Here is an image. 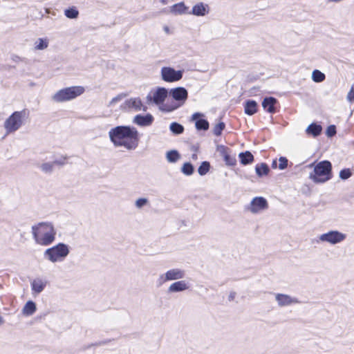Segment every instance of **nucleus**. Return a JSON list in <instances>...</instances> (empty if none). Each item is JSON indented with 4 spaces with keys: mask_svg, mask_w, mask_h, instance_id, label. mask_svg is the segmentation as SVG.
I'll list each match as a JSON object with an SVG mask.
<instances>
[{
    "mask_svg": "<svg viewBox=\"0 0 354 354\" xmlns=\"http://www.w3.org/2000/svg\"><path fill=\"white\" fill-rule=\"evenodd\" d=\"M308 167L313 168V171L309 174V178L315 183H324L332 177V165L328 160L310 164Z\"/></svg>",
    "mask_w": 354,
    "mask_h": 354,
    "instance_id": "4",
    "label": "nucleus"
},
{
    "mask_svg": "<svg viewBox=\"0 0 354 354\" xmlns=\"http://www.w3.org/2000/svg\"><path fill=\"white\" fill-rule=\"evenodd\" d=\"M64 14L67 18L76 19L78 17L79 12L75 7H72L65 10Z\"/></svg>",
    "mask_w": 354,
    "mask_h": 354,
    "instance_id": "29",
    "label": "nucleus"
},
{
    "mask_svg": "<svg viewBox=\"0 0 354 354\" xmlns=\"http://www.w3.org/2000/svg\"><path fill=\"white\" fill-rule=\"evenodd\" d=\"M335 133V127L334 125H330L327 128L326 134L328 136L331 137L334 136Z\"/></svg>",
    "mask_w": 354,
    "mask_h": 354,
    "instance_id": "39",
    "label": "nucleus"
},
{
    "mask_svg": "<svg viewBox=\"0 0 354 354\" xmlns=\"http://www.w3.org/2000/svg\"><path fill=\"white\" fill-rule=\"evenodd\" d=\"M170 129L174 133H177V122H173L170 126Z\"/></svg>",
    "mask_w": 354,
    "mask_h": 354,
    "instance_id": "43",
    "label": "nucleus"
},
{
    "mask_svg": "<svg viewBox=\"0 0 354 354\" xmlns=\"http://www.w3.org/2000/svg\"><path fill=\"white\" fill-rule=\"evenodd\" d=\"M241 163L243 165H247L253 161V155L250 151H245L240 153L239 155Z\"/></svg>",
    "mask_w": 354,
    "mask_h": 354,
    "instance_id": "24",
    "label": "nucleus"
},
{
    "mask_svg": "<svg viewBox=\"0 0 354 354\" xmlns=\"http://www.w3.org/2000/svg\"><path fill=\"white\" fill-rule=\"evenodd\" d=\"M84 91L85 89L82 86L66 87L56 92L52 99L56 102L70 101L81 95Z\"/></svg>",
    "mask_w": 354,
    "mask_h": 354,
    "instance_id": "6",
    "label": "nucleus"
},
{
    "mask_svg": "<svg viewBox=\"0 0 354 354\" xmlns=\"http://www.w3.org/2000/svg\"><path fill=\"white\" fill-rule=\"evenodd\" d=\"M257 111V103L254 100H248L245 105V113L247 115H252Z\"/></svg>",
    "mask_w": 354,
    "mask_h": 354,
    "instance_id": "21",
    "label": "nucleus"
},
{
    "mask_svg": "<svg viewBox=\"0 0 354 354\" xmlns=\"http://www.w3.org/2000/svg\"><path fill=\"white\" fill-rule=\"evenodd\" d=\"M209 11V8L207 4H205L203 3H198L193 6L192 13L194 15L202 17L208 14Z\"/></svg>",
    "mask_w": 354,
    "mask_h": 354,
    "instance_id": "16",
    "label": "nucleus"
},
{
    "mask_svg": "<svg viewBox=\"0 0 354 354\" xmlns=\"http://www.w3.org/2000/svg\"><path fill=\"white\" fill-rule=\"evenodd\" d=\"M306 131L308 134L317 136L320 134L322 131V127L320 125L312 124L308 127Z\"/></svg>",
    "mask_w": 354,
    "mask_h": 354,
    "instance_id": "26",
    "label": "nucleus"
},
{
    "mask_svg": "<svg viewBox=\"0 0 354 354\" xmlns=\"http://www.w3.org/2000/svg\"><path fill=\"white\" fill-rule=\"evenodd\" d=\"M187 98V91L183 87H178V107L184 104Z\"/></svg>",
    "mask_w": 354,
    "mask_h": 354,
    "instance_id": "27",
    "label": "nucleus"
},
{
    "mask_svg": "<svg viewBox=\"0 0 354 354\" xmlns=\"http://www.w3.org/2000/svg\"><path fill=\"white\" fill-rule=\"evenodd\" d=\"M275 300L280 307L288 306L299 303V301L296 297L281 293L275 295Z\"/></svg>",
    "mask_w": 354,
    "mask_h": 354,
    "instance_id": "11",
    "label": "nucleus"
},
{
    "mask_svg": "<svg viewBox=\"0 0 354 354\" xmlns=\"http://www.w3.org/2000/svg\"><path fill=\"white\" fill-rule=\"evenodd\" d=\"M69 252V246L65 243H59L46 249L44 252V257L46 260L55 263L63 261Z\"/></svg>",
    "mask_w": 354,
    "mask_h": 354,
    "instance_id": "5",
    "label": "nucleus"
},
{
    "mask_svg": "<svg viewBox=\"0 0 354 354\" xmlns=\"http://www.w3.org/2000/svg\"><path fill=\"white\" fill-rule=\"evenodd\" d=\"M168 292H177V282L173 283L169 288Z\"/></svg>",
    "mask_w": 354,
    "mask_h": 354,
    "instance_id": "42",
    "label": "nucleus"
},
{
    "mask_svg": "<svg viewBox=\"0 0 354 354\" xmlns=\"http://www.w3.org/2000/svg\"><path fill=\"white\" fill-rule=\"evenodd\" d=\"M64 161L55 160L52 162H45L40 165L41 170L44 173H50L53 171L55 165H62Z\"/></svg>",
    "mask_w": 354,
    "mask_h": 354,
    "instance_id": "22",
    "label": "nucleus"
},
{
    "mask_svg": "<svg viewBox=\"0 0 354 354\" xmlns=\"http://www.w3.org/2000/svg\"><path fill=\"white\" fill-rule=\"evenodd\" d=\"M209 169V164L207 162H203L198 167V174L201 176L205 175Z\"/></svg>",
    "mask_w": 354,
    "mask_h": 354,
    "instance_id": "32",
    "label": "nucleus"
},
{
    "mask_svg": "<svg viewBox=\"0 0 354 354\" xmlns=\"http://www.w3.org/2000/svg\"><path fill=\"white\" fill-rule=\"evenodd\" d=\"M188 12V8L183 3H178V13Z\"/></svg>",
    "mask_w": 354,
    "mask_h": 354,
    "instance_id": "41",
    "label": "nucleus"
},
{
    "mask_svg": "<svg viewBox=\"0 0 354 354\" xmlns=\"http://www.w3.org/2000/svg\"><path fill=\"white\" fill-rule=\"evenodd\" d=\"M276 102L277 100L272 97H266L262 102V106L268 112L272 113L275 111L274 104Z\"/></svg>",
    "mask_w": 354,
    "mask_h": 354,
    "instance_id": "18",
    "label": "nucleus"
},
{
    "mask_svg": "<svg viewBox=\"0 0 354 354\" xmlns=\"http://www.w3.org/2000/svg\"><path fill=\"white\" fill-rule=\"evenodd\" d=\"M346 238V234L337 230H330L319 235V241L330 245H336L343 242Z\"/></svg>",
    "mask_w": 354,
    "mask_h": 354,
    "instance_id": "8",
    "label": "nucleus"
},
{
    "mask_svg": "<svg viewBox=\"0 0 354 354\" xmlns=\"http://www.w3.org/2000/svg\"><path fill=\"white\" fill-rule=\"evenodd\" d=\"M346 99L351 103L354 102V85L351 86L350 91L348 93Z\"/></svg>",
    "mask_w": 354,
    "mask_h": 354,
    "instance_id": "37",
    "label": "nucleus"
},
{
    "mask_svg": "<svg viewBox=\"0 0 354 354\" xmlns=\"http://www.w3.org/2000/svg\"><path fill=\"white\" fill-rule=\"evenodd\" d=\"M183 131V127L178 124V134Z\"/></svg>",
    "mask_w": 354,
    "mask_h": 354,
    "instance_id": "45",
    "label": "nucleus"
},
{
    "mask_svg": "<svg viewBox=\"0 0 354 354\" xmlns=\"http://www.w3.org/2000/svg\"><path fill=\"white\" fill-rule=\"evenodd\" d=\"M279 165L278 168L280 170H283L287 168L288 160L286 157H280L278 160Z\"/></svg>",
    "mask_w": 354,
    "mask_h": 354,
    "instance_id": "33",
    "label": "nucleus"
},
{
    "mask_svg": "<svg viewBox=\"0 0 354 354\" xmlns=\"http://www.w3.org/2000/svg\"><path fill=\"white\" fill-rule=\"evenodd\" d=\"M48 46V39L46 38H39L35 42V49L41 50Z\"/></svg>",
    "mask_w": 354,
    "mask_h": 354,
    "instance_id": "25",
    "label": "nucleus"
},
{
    "mask_svg": "<svg viewBox=\"0 0 354 354\" xmlns=\"http://www.w3.org/2000/svg\"><path fill=\"white\" fill-rule=\"evenodd\" d=\"M35 242L42 246L50 245L55 239L56 230L51 223L42 222L32 226Z\"/></svg>",
    "mask_w": 354,
    "mask_h": 354,
    "instance_id": "3",
    "label": "nucleus"
},
{
    "mask_svg": "<svg viewBox=\"0 0 354 354\" xmlns=\"http://www.w3.org/2000/svg\"><path fill=\"white\" fill-rule=\"evenodd\" d=\"M36 309L37 308L35 304L32 301H28L24 306L22 313L26 316H30L35 313Z\"/></svg>",
    "mask_w": 354,
    "mask_h": 354,
    "instance_id": "20",
    "label": "nucleus"
},
{
    "mask_svg": "<svg viewBox=\"0 0 354 354\" xmlns=\"http://www.w3.org/2000/svg\"><path fill=\"white\" fill-rule=\"evenodd\" d=\"M182 171L186 175H190L194 171V167L191 164L185 163L182 167Z\"/></svg>",
    "mask_w": 354,
    "mask_h": 354,
    "instance_id": "34",
    "label": "nucleus"
},
{
    "mask_svg": "<svg viewBox=\"0 0 354 354\" xmlns=\"http://www.w3.org/2000/svg\"><path fill=\"white\" fill-rule=\"evenodd\" d=\"M203 115L200 113H195L192 115V120H196L195 126L198 130H207L209 128V123L207 120L198 118Z\"/></svg>",
    "mask_w": 354,
    "mask_h": 354,
    "instance_id": "17",
    "label": "nucleus"
},
{
    "mask_svg": "<svg viewBox=\"0 0 354 354\" xmlns=\"http://www.w3.org/2000/svg\"><path fill=\"white\" fill-rule=\"evenodd\" d=\"M46 286V281L42 279H35L31 283L32 291L36 293L41 292Z\"/></svg>",
    "mask_w": 354,
    "mask_h": 354,
    "instance_id": "19",
    "label": "nucleus"
},
{
    "mask_svg": "<svg viewBox=\"0 0 354 354\" xmlns=\"http://www.w3.org/2000/svg\"><path fill=\"white\" fill-rule=\"evenodd\" d=\"M189 287L187 282L185 281H178V291L185 290Z\"/></svg>",
    "mask_w": 354,
    "mask_h": 354,
    "instance_id": "40",
    "label": "nucleus"
},
{
    "mask_svg": "<svg viewBox=\"0 0 354 354\" xmlns=\"http://www.w3.org/2000/svg\"><path fill=\"white\" fill-rule=\"evenodd\" d=\"M177 279V270L175 269L169 270L165 274L160 275L156 281L158 286H161L165 283L173 281Z\"/></svg>",
    "mask_w": 354,
    "mask_h": 354,
    "instance_id": "14",
    "label": "nucleus"
},
{
    "mask_svg": "<svg viewBox=\"0 0 354 354\" xmlns=\"http://www.w3.org/2000/svg\"><path fill=\"white\" fill-rule=\"evenodd\" d=\"M133 122L139 126H149L153 121V117L147 113L146 115H137L133 118Z\"/></svg>",
    "mask_w": 354,
    "mask_h": 354,
    "instance_id": "15",
    "label": "nucleus"
},
{
    "mask_svg": "<svg viewBox=\"0 0 354 354\" xmlns=\"http://www.w3.org/2000/svg\"><path fill=\"white\" fill-rule=\"evenodd\" d=\"M255 171L259 177L266 176L269 173V167L266 163H261L256 165Z\"/></svg>",
    "mask_w": 354,
    "mask_h": 354,
    "instance_id": "23",
    "label": "nucleus"
},
{
    "mask_svg": "<svg viewBox=\"0 0 354 354\" xmlns=\"http://www.w3.org/2000/svg\"><path fill=\"white\" fill-rule=\"evenodd\" d=\"M178 80H180L181 78V73L180 71H178Z\"/></svg>",
    "mask_w": 354,
    "mask_h": 354,
    "instance_id": "50",
    "label": "nucleus"
},
{
    "mask_svg": "<svg viewBox=\"0 0 354 354\" xmlns=\"http://www.w3.org/2000/svg\"><path fill=\"white\" fill-rule=\"evenodd\" d=\"M216 150L224 158L226 165H234L236 164V158L234 156H231L230 151L228 148L223 145H218L216 147Z\"/></svg>",
    "mask_w": 354,
    "mask_h": 354,
    "instance_id": "12",
    "label": "nucleus"
},
{
    "mask_svg": "<svg viewBox=\"0 0 354 354\" xmlns=\"http://www.w3.org/2000/svg\"><path fill=\"white\" fill-rule=\"evenodd\" d=\"M147 203V200L145 198H138L136 201V205L137 207L140 208Z\"/></svg>",
    "mask_w": 354,
    "mask_h": 354,
    "instance_id": "38",
    "label": "nucleus"
},
{
    "mask_svg": "<svg viewBox=\"0 0 354 354\" xmlns=\"http://www.w3.org/2000/svg\"><path fill=\"white\" fill-rule=\"evenodd\" d=\"M28 117L26 110L15 111L6 119L4 128L8 133L17 131L24 124Z\"/></svg>",
    "mask_w": 354,
    "mask_h": 354,
    "instance_id": "7",
    "label": "nucleus"
},
{
    "mask_svg": "<svg viewBox=\"0 0 354 354\" xmlns=\"http://www.w3.org/2000/svg\"><path fill=\"white\" fill-rule=\"evenodd\" d=\"M164 30L166 33H169V28L167 26H165L164 27Z\"/></svg>",
    "mask_w": 354,
    "mask_h": 354,
    "instance_id": "47",
    "label": "nucleus"
},
{
    "mask_svg": "<svg viewBox=\"0 0 354 354\" xmlns=\"http://www.w3.org/2000/svg\"><path fill=\"white\" fill-rule=\"evenodd\" d=\"M351 176V171L349 169H342L339 172V178L342 180H346Z\"/></svg>",
    "mask_w": 354,
    "mask_h": 354,
    "instance_id": "36",
    "label": "nucleus"
},
{
    "mask_svg": "<svg viewBox=\"0 0 354 354\" xmlns=\"http://www.w3.org/2000/svg\"><path fill=\"white\" fill-rule=\"evenodd\" d=\"M272 169H277L278 168V165H277V160H273L272 162Z\"/></svg>",
    "mask_w": 354,
    "mask_h": 354,
    "instance_id": "44",
    "label": "nucleus"
},
{
    "mask_svg": "<svg viewBox=\"0 0 354 354\" xmlns=\"http://www.w3.org/2000/svg\"><path fill=\"white\" fill-rule=\"evenodd\" d=\"M166 158L169 162H176L177 161V151L171 150L167 151Z\"/></svg>",
    "mask_w": 354,
    "mask_h": 354,
    "instance_id": "30",
    "label": "nucleus"
},
{
    "mask_svg": "<svg viewBox=\"0 0 354 354\" xmlns=\"http://www.w3.org/2000/svg\"><path fill=\"white\" fill-rule=\"evenodd\" d=\"M312 79L315 82H322L325 80V75L319 70H315L312 73Z\"/></svg>",
    "mask_w": 354,
    "mask_h": 354,
    "instance_id": "28",
    "label": "nucleus"
},
{
    "mask_svg": "<svg viewBox=\"0 0 354 354\" xmlns=\"http://www.w3.org/2000/svg\"><path fill=\"white\" fill-rule=\"evenodd\" d=\"M111 141L115 147H122L127 150L135 149L139 142V134L134 127L118 126L109 131Z\"/></svg>",
    "mask_w": 354,
    "mask_h": 354,
    "instance_id": "1",
    "label": "nucleus"
},
{
    "mask_svg": "<svg viewBox=\"0 0 354 354\" xmlns=\"http://www.w3.org/2000/svg\"><path fill=\"white\" fill-rule=\"evenodd\" d=\"M121 107L124 110L134 111H145L147 110V106L138 97H130L126 100Z\"/></svg>",
    "mask_w": 354,
    "mask_h": 354,
    "instance_id": "9",
    "label": "nucleus"
},
{
    "mask_svg": "<svg viewBox=\"0 0 354 354\" xmlns=\"http://www.w3.org/2000/svg\"><path fill=\"white\" fill-rule=\"evenodd\" d=\"M234 296H235V293H232V294L230 295V297H231L232 299H233V298L234 297Z\"/></svg>",
    "mask_w": 354,
    "mask_h": 354,
    "instance_id": "51",
    "label": "nucleus"
},
{
    "mask_svg": "<svg viewBox=\"0 0 354 354\" xmlns=\"http://www.w3.org/2000/svg\"><path fill=\"white\" fill-rule=\"evenodd\" d=\"M224 127H225V124L223 122H220V123L217 124L214 127V129H213L214 133L216 136H220L221 134V132L223 130Z\"/></svg>",
    "mask_w": 354,
    "mask_h": 354,
    "instance_id": "35",
    "label": "nucleus"
},
{
    "mask_svg": "<svg viewBox=\"0 0 354 354\" xmlns=\"http://www.w3.org/2000/svg\"><path fill=\"white\" fill-rule=\"evenodd\" d=\"M160 1L162 3V4L166 5V4H168L171 1L170 0H160Z\"/></svg>",
    "mask_w": 354,
    "mask_h": 354,
    "instance_id": "46",
    "label": "nucleus"
},
{
    "mask_svg": "<svg viewBox=\"0 0 354 354\" xmlns=\"http://www.w3.org/2000/svg\"><path fill=\"white\" fill-rule=\"evenodd\" d=\"M4 322L3 317L0 315V326L2 325Z\"/></svg>",
    "mask_w": 354,
    "mask_h": 354,
    "instance_id": "48",
    "label": "nucleus"
},
{
    "mask_svg": "<svg viewBox=\"0 0 354 354\" xmlns=\"http://www.w3.org/2000/svg\"><path fill=\"white\" fill-rule=\"evenodd\" d=\"M268 207V202L264 198L255 197L250 202L248 210L252 214H259L267 209Z\"/></svg>",
    "mask_w": 354,
    "mask_h": 354,
    "instance_id": "10",
    "label": "nucleus"
},
{
    "mask_svg": "<svg viewBox=\"0 0 354 354\" xmlns=\"http://www.w3.org/2000/svg\"><path fill=\"white\" fill-rule=\"evenodd\" d=\"M126 97H127V95L125 93H120V94L117 95L116 96H115L110 100V102L109 103V106H114L115 104H116L117 103H118L119 102H120L123 99H124Z\"/></svg>",
    "mask_w": 354,
    "mask_h": 354,
    "instance_id": "31",
    "label": "nucleus"
},
{
    "mask_svg": "<svg viewBox=\"0 0 354 354\" xmlns=\"http://www.w3.org/2000/svg\"><path fill=\"white\" fill-rule=\"evenodd\" d=\"M176 6V4H174V5L171 7V12L174 11Z\"/></svg>",
    "mask_w": 354,
    "mask_h": 354,
    "instance_id": "49",
    "label": "nucleus"
},
{
    "mask_svg": "<svg viewBox=\"0 0 354 354\" xmlns=\"http://www.w3.org/2000/svg\"><path fill=\"white\" fill-rule=\"evenodd\" d=\"M148 100H152L158 106L160 110L169 112L174 110L177 105V88H173L169 93L162 87H158L150 91Z\"/></svg>",
    "mask_w": 354,
    "mask_h": 354,
    "instance_id": "2",
    "label": "nucleus"
},
{
    "mask_svg": "<svg viewBox=\"0 0 354 354\" xmlns=\"http://www.w3.org/2000/svg\"><path fill=\"white\" fill-rule=\"evenodd\" d=\"M161 76L164 81L174 82L177 80V71L171 67H163L161 69Z\"/></svg>",
    "mask_w": 354,
    "mask_h": 354,
    "instance_id": "13",
    "label": "nucleus"
}]
</instances>
